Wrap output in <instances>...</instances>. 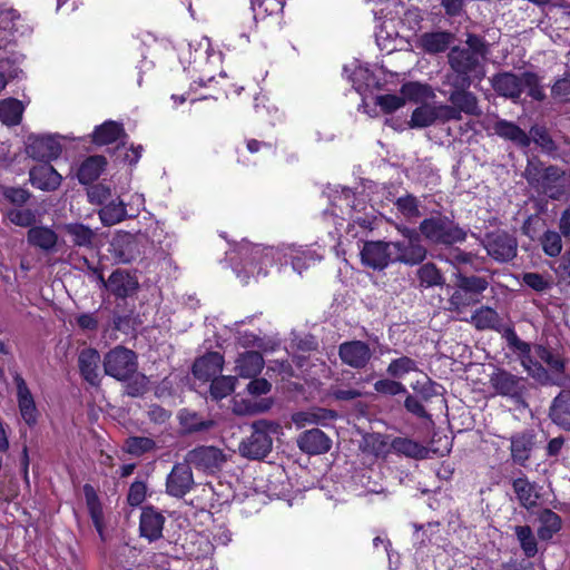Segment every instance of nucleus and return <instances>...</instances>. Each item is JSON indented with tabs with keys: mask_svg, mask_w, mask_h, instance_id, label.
<instances>
[{
	"mask_svg": "<svg viewBox=\"0 0 570 570\" xmlns=\"http://www.w3.org/2000/svg\"><path fill=\"white\" fill-rule=\"evenodd\" d=\"M397 210L407 219L416 218L421 215L419 209V202L412 195H405L397 198L395 202Z\"/></svg>",
	"mask_w": 570,
	"mask_h": 570,
	"instance_id": "nucleus-57",
	"label": "nucleus"
},
{
	"mask_svg": "<svg viewBox=\"0 0 570 570\" xmlns=\"http://www.w3.org/2000/svg\"><path fill=\"white\" fill-rule=\"evenodd\" d=\"M445 262L449 263L453 268L454 272H461L463 274H466L468 269L466 267L470 266L472 269H478L475 262L476 257L472 253H466L460 249H453L451 250L446 257Z\"/></svg>",
	"mask_w": 570,
	"mask_h": 570,
	"instance_id": "nucleus-46",
	"label": "nucleus"
},
{
	"mask_svg": "<svg viewBox=\"0 0 570 570\" xmlns=\"http://www.w3.org/2000/svg\"><path fill=\"white\" fill-rule=\"evenodd\" d=\"M542 249L550 257L558 256L562 250L561 234L554 230H547L541 237Z\"/></svg>",
	"mask_w": 570,
	"mask_h": 570,
	"instance_id": "nucleus-56",
	"label": "nucleus"
},
{
	"mask_svg": "<svg viewBox=\"0 0 570 570\" xmlns=\"http://www.w3.org/2000/svg\"><path fill=\"white\" fill-rule=\"evenodd\" d=\"M419 371V364L409 356H401L391 361L386 373L393 379H402L411 372Z\"/></svg>",
	"mask_w": 570,
	"mask_h": 570,
	"instance_id": "nucleus-49",
	"label": "nucleus"
},
{
	"mask_svg": "<svg viewBox=\"0 0 570 570\" xmlns=\"http://www.w3.org/2000/svg\"><path fill=\"white\" fill-rule=\"evenodd\" d=\"M363 265L375 271H382L393 262V254L390 242H366L361 250Z\"/></svg>",
	"mask_w": 570,
	"mask_h": 570,
	"instance_id": "nucleus-11",
	"label": "nucleus"
},
{
	"mask_svg": "<svg viewBox=\"0 0 570 570\" xmlns=\"http://www.w3.org/2000/svg\"><path fill=\"white\" fill-rule=\"evenodd\" d=\"M100 354L95 348H85L79 353L78 365L80 374L91 385H98L100 382Z\"/></svg>",
	"mask_w": 570,
	"mask_h": 570,
	"instance_id": "nucleus-27",
	"label": "nucleus"
},
{
	"mask_svg": "<svg viewBox=\"0 0 570 570\" xmlns=\"http://www.w3.org/2000/svg\"><path fill=\"white\" fill-rule=\"evenodd\" d=\"M68 235L77 246L88 247L92 244L95 233L83 224H69L66 226Z\"/></svg>",
	"mask_w": 570,
	"mask_h": 570,
	"instance_id": "nucleus-53",
	"label": "nucleus"
},
{
	"mask_svg": "<svg viewBox=\"0 0 570 570\" xmlns=\"http://www.w3.org/2000/svg\"><path fill=\"white\" fill-rule=\"evenodd\" d=\"M491 387L498 395L513 401L517 405H524V393L527 391L525 380L505 370L497 368L489 380Z\"/></svg>",
	"mask_w": 570,
	"mask_h": 570,
	"instance_id": "nucleus-7",
	"label": "nucleus"
},
{
	"mask_svg": "<svg viewBox=\"0 0 570 570\" xmlns=\"http://www.w3.org/2000/svg\"><path fill=\"white\" fill-rule=\"evenodd\" d=\"M117 194L111 186L105 181L91 185L87 189L88 200L92 205L102 207L107 202L111 200Z\"/></svg>",
	"mask_w": 570,
	"mask_h": 570,
	"instance_id": "nucleus-48",
	"label": "nucleus"
},
{
	"mask_svg": "<svg viewBox=\"0 0 570 570\" xmlns=\"http://www.w3.org/2000/svg\"><path fill=\"white\" fill-rule=\"evenodd\" d=\"M102 365L106 375L127 382L137 372L138 360L134 351L116 346L105 354Z\"/></svg>",
	"mask_w": 570,
	"mask_h": 570,
	"instance_id": "nucleus-6",
	"label": "nucleus"
},
{
	"mask_svg": "<svg viewBox=\"0 0 570 570\" xmlns=\"http://www.w3.org/2000/svg\"><path fill=\"white\" fill-rule=\"evenodd\" d=\"M529 137L547 151H552L556 149L553 140L549 136L548 131L542 127H532Z\"/></svg>",
	"mask_w": 570,
	"mask_h": 570,
	"instance_id": "nucleus-62",
	"label": "nucleus"
},
{
	"mask_svg": "<svg viewBox=\"0 0 570 570\" xmlns=\"http://www.w3.org/2000/svg\"><path fill=\"white\" fill-rule=\"evenodd\" d=\"M236 377L234 376H218L212 381L210 395L214 400H222L228 396L235 389Z\"/></svg>",
	"mask_w": 570,
	"mask_h": 570,
	"instance_id": "nucleus-54",
	"label": "nucleus"
},
{
	"mask_svg": "<svg viewBox=\"0 0 570 570\" xmlns=\"http://www.w3.org/2000/svg\"><path fill=\"white\" fill-rule=\"evenodd\" d=\"M6 216L12 224L20 227H29L36 222V215L31 209H10Z\"/></svg>",
	"mask_w": 570,
	"mask_h": 570,
	"instance_id": "nucleus-59",
	"label": "nucleus"
},
{
	"mask_svg": "<svg viewBox=\"0 0 570 570\" xmlns=\"http://www.w3.org/2000/svg\"><path fill=\"white\" fill-rule=\"evenodd\" d=\"M492 87L498 95L515 100L524 91L523 73L520 76L511 72L499 73L493 77Z\"/></svg>",
	"mask_w": 570,
	"mask_h": 570,
	"instance_id": "nucleus-23",
	"label": "nucleus"
},
{
	"mask_svg": "<svg viewBox=\"0 0 570 570\" xmlns=\"http://www.w3.org/2000/svg\"><path fill=\"white\" fill-rule=\"evenodd\" d=\"M453 91L449 95V101L462 112L470 116H480L482 114L479 107V100L476 96L469 91L470 86H452Z\"/></svg>",
	"mask_w": 570,
	"mask_h": 570,
	"instance_id": "nucleus-25",
	"label": "nucleus"
},
{
	"mask_svg": "<svg viewBox=\"0 0 570 570\" xmlns=\"http://www.w3.org/2000/svg\"><path fill=\"white\" fill-rule=\"evenodd\" d=\"M99 219L104 226H114L127 218L136 217L127 209V204L118 196L111 198L98 212Z\"/></svg>",
	"mask_w": 570,
	"mask_h": 570,
	"instance_id": "nucleus-24",
	"label": "nucleus"
},
{
	"mask_svg": "<svg viewBox=\"0 0 570 570\" xmlns=\"http://www.w3.org/2000/svg\"><path fill=\"white\" fill-rule=\"evenodd\" d=\"M453 292L448 299V309L458 314L479 304L490 284L487 277L468 275L461 272H453Z\"/></svg>",
	"mask_w": 570,
	"mask_h": 570,
	"instance_id": "nucleus-1",
	"label": "nucleus"
},
{
	"mask_svg": "<svg viewBox=\"0 0 570 570\" xmlns=\"http://www.w3.org/2000/svg\"><path fill=\"white\" fill-rule=\"evenodd\" d=\"M454 41V35L449 31L424 32L419 37L417 46L429 55L444 52Z\"/></svg>",
	"mask_w": 570,
	"mask_h": 570,
	"instance_id": "nucleus-28",
	"label": "nucleus"
},
{
	"mask_svg": "<svg viewBox=\"0 0 570 570\" xmlns=\"http://www.w3.org/2000/svg\"><path fill=\"white\" fill-rule=\"evenodd\" d=\"M551 91L556 100L561 102L570 101V75L557 80Z\"/></svg>",
	"mask_w": 570,
	"mask_h": 570,
	"instance_id": "nucleus-64",
	"label": "nucleus"
},
{
	"mask_svg": "<svg viewBox=\"0 0 570 570\" xmlns=\"http://www.w3.org/2000/svg\"><path fill=\"white\" fill-rule=\"evenodd\" d=\"M99 279L112 295L120 298H125L134 294L138 288L137 278L130 273L121 269L112 272L107 282L104 279L102 275L99 276Z\"/></svg>",
	"mask_w": 570,
	"mask_h": 570,
	"instance_id": "nucleus-21",
	"label": "nucleus"
},
{
	"mask_svg": "<svg viewBox=\"0 0 570 570\" xmlns=\"http://www.w3.org/2000/svg\"><path fill=\"white\" fill-rule=\"evenodd\" d=\"M13 382L17 389V402L20 415L27 425L33 426L38 421V410L33 395L24 379L19 373L13 374Z\"/></svg>",
	"mask_w": 570,
	"mask_h": 570,
	"instance_id": "nucleus-16",
	"label": "nucleus"
},
{
	"mask_svg": "<svg viewBox=\"0 0 570 570\" xmlns=\"http://www.w3.org/2000/svg\"><path fill=\"white\" fill-rule=\"evenodd\" d=\"M22 112L23 106L18 99L9 98L0 102V120L7 126L18 125Z\"/></svg>",
	"mask_w": 570,
	"mask_h": 570,
	"instance_id": "nucleus-42",
	"label": "nucleus"
},
{
	"mask_svg": "<svg viewBox=\"0 0 570 570\" xmlns=\"http://www.w3.org/2000/svg\"><path fill=\"white\" fill-rule=\"evenodd\" d=\"M165 522V515L153 505L142 508L139 518L140 537L149 542L159 540L163 538Z\"/></svg>",
	"mask_w": 570,
	"mask_h": 570,
	"instance_id": "nucleus-19",
	"label": "nucleus"
},
{
	"mask_svg": "<svg viewBox=\"0 0 570 570\" xmlns=\"http://www.w3.org/2000/svg\"><path fill=\"white\" fill-rule=\"evenodd\" d=\"M524 178L537 191L550 199L559 200L566 194L564 170L557 166H543L540 160L528 161Z\"/></svg>",
	"mask_w": 570,
	"mask_h": 570,
	"instance_id": "nucleus-2",
	"label": "nucleus"
},
{
	"mask_svg": "<svg viewBox=\"0 0 570 570\" xmlns=\"http://www.w3.org/2000/svg\"><path fill=\"white\" fill-rule=\"evenodd\" d=\"M179 421L184 430L189 433L208 431L215 425L213 420H204L196 412L188 410L180 411Z\"/></svg>",
	"mask_w": 570,
	"mask_h": 570,
	"instance_id": "nucleus-43",
	"label": "nucleus"
},
{
	"mask_svg": "<svg viewBox=\"0 0 570 570\" xmlns=\"http://www.w3.org/2000/svg\"><path fill=\"white\" fill-rule=\"evenodd\" d=\"M538 520L540 522L538 537L543 541L550 540L561 530V518L550 509H543L539 513Z\"/></svg>",
	"mask_w": 570,
	"mask_h": 570,
	"instance_id": "nucleus-38",
	"label": "nucleus"
},
{
	"mask_svg": "<svg viewBox=\"0 0 570 570\" xmlns=\"http://www.w3.org/2000/svg\"><path fill=\"white\" fill-rule=\"evenodd\" d=\"M514 533L524 556L533 558L538 552V544L532 529L529 525H515Z\"/></svg>",
	"mask_w": 570,
	"mask_h": 570,
	"instance_id": "nucleus-47",
	"label": "nucleus"
},
{
	"mask_svg": "<svg viewBox=\"0 0 570 570\" xmlns=\"http://www.w3.org/2000/svg\"><path fill=\"white\" fill-rule=\"evenodd\" d=\"M227 456L224 451L214 445H200L185 455V461L197 470L215 473L222 469Z\"/></svg>",
	"mask_w": 570,
	"mask_h": 570,
	"instance_id": "nucleus-8",
	"label": "nucleus"
},
{
	"mask_svg": "<svg viewBox=\"0 0 570 570\" xmlns=\"http://www.w3.org/2000/svg\"><path fill=\"white\" fill-rule=\"evenodd\" d=\"M416 277L419 281V287L431 288L436 286H443L445 284V277L443 273L433 263H425L416 271Z\"/></svg>",
	"mask_w": 570,
	"mask_h": 570,
	"instance_id": "nucleus-39",
	"label": "nucleus"
},
{
	"mask_svg": "<svg viewBox=\"0 0 570 570\" xmlns=\"http://www.w3.org/2000/svg\"><path fill=\"white\" fill-rule=\"evenodd\" d=\"M263 367L264 358L262 354L255 351H249L237 357L235 370L239 376L252 379L258 375Z\"/></svg>",
	"mask_w": 570,
	"mask_h": 570,
	"instance_id": "nucleus-31",
	"label": "nucleus"
},
{
	"mask_svg": "<svg viewBox=\"0 0 570 570\" xmlns=\"http://www.w3.org/2000/svg\"><path fill=\"white\" fill-rule=\"evenodd\" d=\"M252 433L238 445L242 456L250 460L266 458L273 449V436L282 430L279 423L269 420H258L250 425Z\"/></svg>",
	"mask_w": 570,
	"mask_h": 570,
	"instance_id": "nucleus-4",
	"label": "nucleus"
},
{
	"mask_svg": "<svg viewBox=\"0 0 570 570\" xmlns=\"http://www.w3.org/2000/svg\"><path fill=\"white\" fill-rule=\"evenodd\" d=\"M1 194L4 199L17 206L24 205L30 198V193L21 187H1Z\"/></svg>",
	"mask_w": 570,
	"mask_h": 570,
	"instance_id": "nucleus-61",
	"label": "nucleus"
},
{
	"mask_svg": "<svg viewBox=\"0 0 570 570\" xmlns=\"http://www.w3.org/2000/svg\"><path fill=\"white\" fill-rule=\"evenodd\" d=\"M297 448L307 455H321L332 448L331 438L320 429H311L302 432L296 439Z\"/></svg>",
	"mask_w": 570,
	"mask_h": 570,
	"instance_id": "nucleus-18",
	"label": "nucleus"
},
{
	"mask_svg": "<svg viewBox=\"0 0 570 570\" xmlns=\"http://www.w3.org/2000/svg\"><path fill=\"white\" fill-rule=\"evenodd\" d=\"M391 449L394 453L406 458L422 460L429 454V450L416 441L407 438H395L391 442Z\"/></svg>",
	"mask_w": 570,
	"mask_h": 570,
	"instance_id": "nucleus-35",
	"label": "nucleus"
},
{
	"mask_svg": "<svg viewBox=\"0 0 570 570\" xmlns=\"http://www.w3.org/2000/svg\"><path fill=\"white\" fill-rule=\"evenodd\" d=\"M344 75L353 83L357 92H362L370 86L372 75L366 67L353 63L352 67H344Z\"/></svg>",
	"mask_w": 570,
	"mask_h": 570,
	"instance_id": "nucleus-45",
	"label": "nucleus"
},
{
	"mask_svg": "<svg viewBox=\"0 0 570 570\" xmlns=\"http://www.w3.org/2000/svg\"><path fill=\"white\" fill-rule=\"evenodd\" d=\"M534 354L540 362H543L549 367L552 374H563L564 361L558 353L542 345H538L535 346Z\"/></svg>",
	"mask_w": 570,
	"mask_h": 570,
	"instance_id": "nucleus-44",
	"label": "nucleus"
},
{
	"mask_svg": "<svg viewBox=\"0 0 570 570\" xmlns=\"http://www.w3.org/2000/svg\"><path fill=\"white\" fill-rule=\"evenodd\" d=\"M58 236L49 227L36 226L28 230V242L35 247H39L42 250L50 252L57 245Z\"/></svg>",
	"mask_w": 570,
	"mask_h": 570,
	"instance_id": "nucleus-37",
	"label": "nucleus"
},
{
	"mask_svg": "<svg viewBox=\"0 0 570 570\" xmlns=\"http://www.w3.org/2000/svg\"><path fill=\"white\" fill-rule=\"evenodd\" d=\"M493 129L498 136L511 140L521 147L530 146L531 138L529 135L511 121L500 119L494 124Z\"/></svg>",
	"mask_w": 570,
	"mask_h": 570,
	"instance_id": "nucleus-34",
	"label": "nucleus"
},
{
	"mask_svg": "<svg viewBox=\"0 0 570 570\" xmlns=\"http://www.w3.org/2000/svg\"><path fill=\"white\" fill-rule=\"evenodd\" d=\"M149 380L146 375L136 372L126 385V394L132 397L141 396L148 391Z\"/></svg>",
	"mask_w": 570,
	"mask_h": 570,
	"instance_id": "nucleus-58",
	"label": "nucleus"
},
{
	"mask_svg": "<svg viewBox=\"0 0 570 570\" xmlns=\"http://www.w3.org/2000/svg\"><path fill=\"white\" fill-rule=\"evenodd\" d=\"M109 252L117 263L128 264L135 261L139 254V245L130 233H117L110 242Z\"/></svg>",
	"mask_w": 570,
	"mask_h": 570,
	"instance_id": "nucleus-17",
	"label": "nucleus"
},
{
	"mask_svg": "<svg viewBox=\"0 0 570 570\" xmlns=\"http://www.w3.org/2000/svg\"><path fill=\"white\" fill-rule=\"evenodd\" d=\"M512 489L521 507L527 510L537 507L540 498L537 491V484L530 482L525 475L514 479L512 481Z\"/></svg>",
	"mask_w": 570,
	"mask_h": 570,
	"instance_id": "nucleus-30",
	"label": "nucleus"
},
{
	"mask_svg": "<svg viewBox=\"0 0 570 570\" xmlns=\"http://www.w3.org/2000/svg\"><path fill=\"white\" fill-rule=\"evenodd\" d=\"M336 417V413L326 409H313L308 411H298L292 414V422L296 429H304L307 425L320 424L327 420Z\"/></svg>",
	"mask_w": 570,
	"mask_h": 570,
	"instance_id": "nucleus-33",
	"label": "nucleus"
},
{
	"mask_svg": "<svg viewBox=\"0 0 570 570\" xmlns=\"http://www.w3.org/2000/svg\"><path fill=\"white\" fill-rule=\"evenodd\" d=\"M390 243L394 263L413 266L421 264L426 257L428 250L421 244V240H396Z\"/></svg>",
	"mask_w": 570,
	"mask_h": 570,
	"instance_id": "nucleus-15",
	"label": "nucleus"
},
{
	"mask_svg": "<svg viewBox=\"0 0 570 570\" xmlns=\"http://www.w3.org/2000/svg\"><path fill=\"white\" fill-rule=\"evenodd\" d=\"M195 481L191 466L185 461L176 463L166 479V493L181 499L194 488Z\"/></svg>",
	"mask_w": 570,
	"mask_h": 570,
	"instance_id": "nucleus-10",
	"label": "nucleus"
},
{
	"mask_svg": "<svg viewBox=\"0 0 570 570\" xmlns=\"http://www.w3.org/2000/svg\"><path fill=\"white\" fill-rule=\"evenodd\" d=\"M354 200H355L354 193L348 188H344L342 190L341 195L338 196L337 200H335L333 203V206L338 207L340 212L342 214H345L343 207H346L348 209L347 214L350 215L348 216L350 220L357 223L363 228H368L371 226V220L368 218L354 216V214H353L354 208H355Z\"/></svg>",
	"mask_w": 570,
	"mask_h": 570,
	"instance_id": "nucleus-40",
	"label": "nucleus"
},
{
	"mask_svg": "<svg viewBox=\"0 0 570 570\" xmlns=\"http://www.w3.org/2000/svg\"><path fill=\"white\" fill-rule=\"evenodd\" d=\"M126 136L124 126L120 122L107 120L102 125L96 127L92 134V141L96 145L104 146L116 142Z\"/></svg>",
	"mask_w": 570,
	"mask_h": 570,
	"instance_id": "nucleus-32",
	"label": "nucleus"
},
{
	"mask_svg": "<svg viewBox=\"0 0 570 570\" xmlns=\"http://www.w3.org/2000/svg\"><path fill=\"white\" fill-rule=\"evenodd\" d=\"M156 442L147 436H129L124 444L125 451L134 456H140L156 450Z\"/></svg>",
	"mask_w": 570,
	"mask_h": 570,
	"instance_id": "nucleus-51",
	"label": "nucleus"
},
{
	"mask_svg": "<svg viewBox=\"0 0 570 570\" xmlns=\"http://www.w3.org/2000/svg\"><path fill=\"white\" fill-rule=\"evenodd\" d=\"M502 337L507 341L509 348L518 352L521 356V360L524 356H529L531 352V347L528 343L523 342L519 338L513 327H504L502 331Z\"/></svg>",
	"mask_w": 570,
	"mask_h": 570,
	"instance_id": "nucleus-55",
	"label": "nucleus"
},
{
	"mask_svg": "<svg viewBox=\"0 0 570 570\" xmlns=\"http://www.w3.org/2000/svg\"><path fill=\"white\" fill-rule=\"evenodd\" d=\"M242 255L244 256V279L252 276L266 275L267 272L265 267L272 263L277 250L273 247H263L261 245H254L250 248L243 247L240 249Z\"/></svg>",
	"mask_w": 570,
	"mask_h": 570,
	"instance_id": "nucleus-9",
	"label": "nucleus"
},
{
	"mask_svg": "<svg viewBox=\"0 0 570 570\" xmlns=\"http://www.w3.org/2000/svg\"><path fill=\"white\" fill-rule=\"evenodd\" d=\"M551 421L564 431H570V390H562L549 409Z\"/></svg>",
	"mask_w": 570,
	"mask_h": 570,
	"instance_id": "nucleus-29",
	"label": "nucleus"
},
{
	"mask_svg": "<svg viewBox=\"0 0 570 570\" xmlns=\"http://www.w3.org/2000/svg\"><path fill=\"white\" fill-rule=\"evenodd\" d=\"M61 150L62 148L57 137L51 135L29 137L26 146L28 156L41 161L58 158Z\"/></svg>",
	"mask_w": 570,
	"mask_h": 570,
	"instance_id": "nucleus-14",
	"label": "nucleus"
},
{
	"mask_svg": "<svg viewBox=\"0 0 570 570\" xmlns=\"http://www.w3.org/2000/svg\"><path fill=\"white\" fill-rule=\"evenodd\" d=\"M521 364L524 367V370L528 372V374L533 377L535 381H538L541 384H556V381L552 379L551 374L547 368L542 366L540 361L533 360L530 355L524 356L521 360Z\"/></svg>",
	"mask_w": 570,
	"mask_h": 570,
	"instance_id": "nucleus-50",
	"label": "nucleus"
},
{
	"mask_svg": "<svg viewBox=\"0 0 570 570\" xmlns=\"http://www.w3.org/2000/svg\"><path fill=\"white\" fill-rule=\"evenodd\" d=\"M223 365V355L218 352H209L195 361L193 374L198 380L209 381L222 372Z\"/></svg>",
	"mask_w": 570,
	"mask_h": 570,
	"instance_id": "nucleus-26",
	"label": "nucleus"
},
{
	"mask_svg": "<svg viewBox=\"0 0 570 570\" xmlns=\"http://www.w3.org/2000/svg\"><path fill=\"white\" fill-rule=\"evenodd\" d=\"M471 323L478 330H499L500 316L492 307L482 306L471 315Z\"/></svg>",
	"mask_w": 570,
	"mask_h": 570,
	"instance_id": "nucleus-41",
	"label": "nucleus"
},
{
	"mask_svg": "<svg viewBox=\"0 0 570 570\" xmlns=\"http://www.w3.org/2000/svg\"><path fill=\"white\" fill-rule=\"evenodd\" d=\"M29 175L32 186L45 191L58 189L62 180V176L48 161L32 167Z\"/></svg>",
	"mask_w": 570,
	"mask_h": 570,
	"instance_id": "nucleus-22",
	"label": "nucleus"
},
{
	"mask_svg": "<svg viewBox=\"0 0 570 570\" xmlns=\"http://www.w3.org/2000/svg\"><path fill=\"white\" fill-rule=\"evenodd\" d=\"M420 232L434 244L452 245L466 238V233L446 217L425 218L420 224Z\"/></svg>",
	"mask_w": 570,
	"mask_h": 570,
	"instance_id": "nucleus-5",
	"label": "nucleus"
},
{
	"mask_svg": "<svg viewBox=\"0 0 570 570\" xmlns=\"http://www.w3.org/2000/svg\"><path fill=\"white\" fill-rule=\"evenodd\" d=\"M535 446V434L525 430L511 435L510 453L514 464L525 468Z\"/></svg>",
	"mask_w": 570,
	"mask_h": 570,
	"instance_id": "nucleus-20",
	"label": "nucleus"
},
{
	"mask_svg": "<svg viewBox=\"0 0 570 570\" xmlns=\"http://www.w3.org/2000/svg\"><path fill=\"white\" fill-rule=\"evenodd\" d=\"M448 61L452 73L446 78L451 86H471L474 80L481 81L485 76L483 60L473 50L453 47Z\"/></svg>",
	"mask_w": 570,
	"mask_h": 570,
	"instance_id": "nucleus-3",
	"label": "nucleus"
},
{
	"mask_svg": "<svg viewBox=\"0 0 570 570\" xmlns=\"http://www.w3.org/2000/svg\"><path fill=\"white\" fill-rule=\"evenodd\" d=\"M341 361L356 370L364 368L372 358V351L363 341L344 342L338 347Z\"/></svg>",
	"mask_w": 570,
	"mask_h": 570,
	"instance_id": "nucleus-13",
	"label": "nucleus"
},
{
	"mask_svg": "<svg viewBox=\"0 0 570 570\" xmlns=\"http://www.w3.org/2000/svg\"><path fill=\"white\" fill-rule=\"evenodd\" d=\"M436 121L434 105H422L414 109L411 116L410 126L413 128H425Z\"/></svg>",
	"mask_w": 570,
	"mask_h": 570,
	"instance_id": "nucleus-52",
	"label": "nucleus"
},
{
	"mask_svg": "<svg viewBox=\"0 0 570 570\" xmlns=\"http://www.w3.org/2000/svg\"><path fill=\"white\" fill-rule=\"evenodd\" d=\"M517 239L504 232L488 235L485 249L498 262H509L517 255Z\"/></svg>",
	"mask_w": 570,
	"mask_h": 570,
	"instance_id": "nucleus-12",
	"label": "nucleus"
},
{
	"mask_svg": "<svg viewBox=\"0 0 570 570\" xmlns=\"http://www.w3.org/2000/svg\"><path fill=\"white\" fill-rule=\"evenodd\" d=\"M374 390L385 395H399L406 393V387L395 380L383 379L374 383Z\"/></svg>",
	"mask_w": 570,
	"mask_h": 570,
	"instance_id": "nucleus-60",
	"label": "nucleus"
},
{
	"mask_svg": "<svg viewBox=\"0 0 570 570\" xmlns=\"http://www.w3.org/2000/svg\"><path fill=\"white\" fill-rule=\"evenodd\" d=\"M429 91V88L419 82H407L404 83L401 88V94L403 98H407L413 101H419L423 99Z\"/></svg>",
	"mask_w": 570,
	"mask_h": 570,
	"instance_id": "nucleus-63",
	"label": "nucleus"
},
{
	"mask_svg": "<svg viewBox=\"0 0 570 570\" xmlns=\"http://www.w3.org/2000/svg\"><path fill=\"white\" fill-rule=\"evenodd\" d=\"M107 165L104 156H90L79 167L77 177L83 185L95 181Z\"/></svg>",
	"mask_w": 570,
	"mask_h": 570,
	"instance_id": "nucleus-36",
	"label": "nucleus"
}]
</instances>
